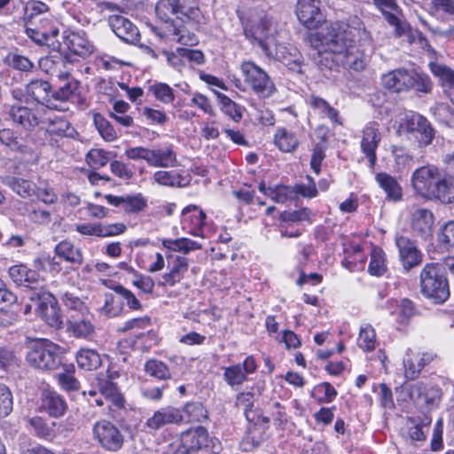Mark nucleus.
<instances>
[{
  "instance_id": "de8ad7c7",
  "label": "nucleus",
  "mask_w": 454,
  "mask_h": 454,
  "mask_svg": "<svg viewBox=\"0 0 454 454\" xmlns=\"http://www.w3.org/2000/svg\"><path fill=\"white\" fill-rule=\"evenodd\" d=\"M123 310V302L118 294L106 293L104 295V305L100 312L107 317H118Z\"/></svg>"
},
{
  "instance_id": "5fc2aeb1",
  "label": "nucleus",
  "mask_w": 454,
  "mask_h": 454,
  "mask_svg": "<svg viewBox=\"0 0 454 454\" xmlns=\"http://www.w3.org/2000/svg\"><path fill=\"white\" fill-rule=\"evenodd\" d=\"M74 86L67 82L63 86L59 87L57 90H51V98L53 99V105H57L58 108H50L51 110L65 111L66 107L64 104L72 97L74 94Z\"/></svg>"
},
{
  "instance_id": "bf43d9fd",
  "label": "nucleus",
  "mask_w": 454,
  "mask_h": 454,
  "mask_svg": "<svg viewBox=\"0 0 454 454\" xmlns=\"http://www.w3.org/2000/svg\"><path fill=\"white\" fill-rule=\"evenodd\" d=\"M110 155L111 153L103 149L93 148L88 152L86 161L90 168L98 169L106 166L110 161Z\"/></svg>"
},
{
  "instance_id": "58836bf2",
  "label": "nucleus",
  "mask_w": 454,
  "mask_h": 454,
  "mask_svg": "<svg viewBox=\"0 0 454 454\" xmlns=\"http://www.w3.org/2000/svg\"><path fill=\"white\" fill-rule=\"evenodd\" d=\"M254 403V393L253 391L240 392L235 399V406L244 410L246 419L252 423H257L259 417L253 409Z\"/></svg>"
},
{
  "instance_id": "774afa93",
  "label": "nucleus",
  "mask_w": 454,
  "mask_h": 454,
  "mask_svg": "<svg viewBox=\"0 0 454 454\" xmlns=\"http://www.w3.org/2000/svg\"><path fill=\"white\" fill-rule=\"evenodd\" d=\"M112 289L114 291L116 294L121 296L122 302H126V304L130 309H142V304L130 290L125 288L121 285H116L113 286Z\"/></svg>"
},
{
  "instance_id": "c85d7f7f",
  "label": "nucleus",
  "mask_w": 454,
  "mask_h": 454,
  "mask_svg": "<svg viewBox=\"0 0 454 454\" xmlns=\"http://www.w3.org/2000/svg\"><path fill=\"white\" fill-rule=\"evenodd\" d=\"M51 85L48 82L43 80H33L27 85V93L39 106L45 109L47 108H58L57 105H53V99L51 98Z\"/></svg>"
},
{
  "instance_id": "cd10ccee",
  "label": "nucleus",
  "mask_w": 454,
  "mask_h": 454,
  "mask_svg": "<svg viewBox=\"0 0 454 454\" xmlns=\"http://www.w3.org/2000/svg\"><path fill=\"white\" fill-rule=\"evenodd\" d=\"M40 408L51 417L59 418L66 413L67 403L64 397L55 390L45 389L41 395Z\"/></svg>"
},
{
  "instance_id": "4c0bfd02",
  "label": "nucleus",
  "mask_w": 454,
  "mask_h": 454,
  "mask_svg": "<svg viewBox=\"0 0 454 454\" xmlns=\"http://www.w3.org/2000/svg\"><path fill=\"white\" fill-rule=\"evenodd\" d=\"M100 393L117 409L124 408L125 400L117 384L112 379L102 380L99 382Z\"/></svg>"
},
{
  "instance_id": "1a4fd4ad",
  "label": "nucleus",
  "mask_w": 454,
  "mask_h": 454,
  "mask_svg": "<svg viewBox=\"0 0 454 454\" xmlns=\"http://www.w3.org/2000/svg\"><path fill=\"white\" fill-rule=\"evenodd\" d=\"M245 83L260 98H269L277 91L269 74L252 61H245L240 66Z\"/></svg>"
},
{
  "instance_id": "473e14b6",
  "label": "nucleus",
  "mask_w": 454,
  "mask_h": 454,
  "mask_svg": "<svg viewBox=\"0 0 454 454\" xmlns=\"http://www.w3.org/2000/svg\"><path fill=\"white\" fill-rule=\"evenodd\" d=\"M148 164L155 168H169L177 164L176 153L168 146L149 150Z\"/></svg>"
},
{
  "instance_id": "ddd939ff",
  "label": "nucleus",
  "mask_w": 454,
  "mask_h": 454,
  "mask_svg": "<svg viewBox=\"0 0 454 454\" xmlns=\"http://www.w3.org/2000/svg\"><path fill=\"white\" fill-rule=\"evenodd\" d=\"M7 114L14 123L28 130L46 122V111L43 106L28 107L17 103L8 108Z\"/></svg>"
},
{
  "instance_id": "69168bd1",
  "label": "nucleus",
  "mask_w": 454,
  "mask_h": 454,
  "mask_svg": "<svg viewBox=\"0 0 454 454\" xmlns=\"http://www.w3.org/2000/svg\"><path fill=\"white\" fill-rule=\"evenodd\" d=\"M150 91L155 98L163 104H170L175 100L173 89L164 82H159L150 87Z\"/></svg>"
},
{
  "instance_id": "412c9836",
  "label": "nucleus",
  "mask_w": 454,
  "mask_h": 454,
  "mask_svg": "<svg viewBox=\"0 0 454 454\" xmlns=\"http://www.w3.org/2000/svg\"><path fill=\"white\" fill-rule=\"evenodd\" d=\"M320 5V0H298L296 15L299 21L307 28H316L323 20Z\"/></svg>"
},
{
  "instance_id": "79ce46f5",
  "label": "nucleus",
  "mask_w": 454,
  "mask_h": 454,
  "mask_svg": "<svg viewBox=\"0 0 454 454\" xmlns=\"http://www.w3.org/2000/svg\"><path fill=\"white\" fill-rule=\"evenodd\" d=\"M75 358L78 366L86 371L96 370L101 364L99 354L96 350L90 348H81L76 353Z\"/></svg>"
},
{
  "instance_id": "8fccbe9b",
  "label": "nucleus",
  "mask_w": 454,
  "mask_h": 454,
  "mask_svg": "<svg viewBox=\"0 0 454 454\" xmlns=\"http://www.w3.org/2000/svg\"><path fill=\"white\" fill-rule=\"evenodd\" d=\"M184 419L189 422H202L207 419V411L200 402H189L183 410Z\"/></svg>"
},
{
  "instance_id": "338daca9",
  "label": "nucleus",
  "mask_w": 454,
  "mask_h": 454,
  "mask_svg": "<svg viewBox=\"0 0 454 454\" xmlns=\"http://www.w3.org/2000/svg\"><path fill=\"white\" fill-rule=\"evenodd\" d=\"M437 241L441 247L450 249L454 247V221L446 223L438 232Z\"/></svg>"
},
{
  "instance_id": "20e7f679",
  "label": "nucleus",
  "mask_w": 454,
  "mask_h": 454,
  "mask_svg": "<svg viewBox=\"0 0 454 454\" xmlns=\"http://www.w3.org/2000/svg\"><path fill=\"white\" fill-rule=\"evenodd\" d=\"M246 38L262 49L266 55L272 54V46L278 49L273 36L275 31L273 20L263 11H250L239 16ZM277 54L278 51H277Z\"/></svg>"
},
{
  "instance_id": "4d7b16f0",
  "label": "nucleus",
  "mask_w": 454,
  "mask_h": 454,
  "mask_svg": "<svg viewBox=\"0 0 454 454\" xmlns=\"http://www.w3.org/2000/svg\"><path fill=\"white\" fill-rule=\"evenodd\" d=\"M171 31L174 35V40L181 44L192 46L198 43L197 36L178 21L171 25Z\"/></svg>"
},
{
  "instance_id": "f3484780",
  "label": "nucleus",
  "mask_w": 454,
  "mask_h": 454,
  "mask_svg": "<svg viewBox=\"0 0 454 454\" xmlns=\"http://www.w3.org/2000/svg\"><path fill=\"white\" fill-rule=\"evenodd\" d=\"M434 216L426 208H416L411 213L410 227L414 237L427 241L433 237Z\"/></svg>"
},
{
  "instance_id": "f8f14e48",
  "label": "nucleus",
  "mask_w": 454,
  "mask_h": 454,
  "mask_svg": "<svg viewBox=\"0 0 454 454\" xmlns=\"http://www.w3.org/2000/svg\"><path fill=\"white\" fill-rule=\"evenodd\" d=\"M93 436L106 450L116 452L125 442V436L119 427L109 420H100L93 426Z\"/></svg>"
},
{
  "instance_id": "7ed1b4c3",
  "label": "nucleus",
  "mask_w": 454,
  "mask_h": 454,
  "mask_svg": "<svg viewBox=\"0 0 454 454\" xmlns=\"http://www.w3.org/2000/svg\"><path fill=\"white\" fill-rule=\"evenodd\" d=\"M27 34L38 44H46L59 51H63L66 48L78 56L86 57L93 51L92 44L84 35L78 32L65 31L62 35V43L57 39L59 29L55 27H47L43 25L40 29L27 27Z\"/></svg>"
},
{
  "instance_id": "423d86ee",
  "label": "nucleus",
  "mask_w": 454,
  "mask_h": 454,
  "mask_svg": "<svg viewBox=\"0 0 454 454\" xmlns=\"http://www.w3.org/2000/svg\"><path fill=\"white\" fill-rule=\"evenodd\" d=\"M25 360L27 365L42 372L57 371L64 357L60 346L47 339H38L27 344Z\"/></svg>"
},
{
  "instance_id": "bb28decb",
  "label": "nucleus",
  "mask_w": 454,
  "mask_h": 454,
  "mask_svg": "<svg viewBox=\"0 0 454 454\" xmlns=\"http://www.w3.org/2000/svg\"><path fill=\"white\" fill-rule=\"evenodd\" d=\"M168 267L169 271L162 275L161 285L173 286L179 283L189 268V259L181 255L168 256Z\"/></svg>"
},
{
  "instance_id": "0e129e2a",
  "label": "nucleus",
  "mask_w": 454,
  "mask_h": 454,
  "mask_svg": "<svg viewBox=\"0 0 454 454\" xmlns=\"http://www.w3.org/2000/svg\"><path fill=\"white\" fill-rule=\"evenodd\" d=\"M4 63L22 72H31L35 68L34 63L29 59L14 53H9L5 57Z\"/></svg>"
},
{
  "instance_id": "6e6552de",
  "label": "nucleus",
  "mask_w": 454,
  "mask_h": 454,
  "mask_svg": "<svg viewBox=\"0 0 454 454\" xmlns=\"http://www.w3.org/2000/svg\"><path fill=\"white\" fill-rule=\"evenodd\" d=\"M421 294L434 303H443L450 296L445 268L438 263H427L420 272Z\"/></svg>"
},
{
  "instance_id": "b1692460",
  "label": "nucleus",
  "mask_w": 454,
  "mask_h": 454,
  "mask_svg": "<svg viewBox=\"0 0 454 454\" xmlns=\"http://www.w3.org/2000/svg\"><path fill=\"white\" fill-rule=\"evenodd\" d=\"M410 396L414 401H422L427 406H437L442 399V389L432 384L418 381L409 388Z\"/></svg>"
},
{
  "instance_id": "2eb2a0df",
  "label": "nucleus",
  "mask_w": 454,
  "mask_h": 454,
  "mask_svg": "<svg viewBox=\"0 0 454 454\" xmlns=\"http://www.w3.org/2000/svg\"><path fill=\"white\" fill-rule=\"evenodd\" d=\"M179 451L182 454H196L200 450L209 449V435L204 427H197L182 433Z\"/></svg>"
},
{
  "instance_id": "4468645a",
  "label": "nucleus",
  "mask_w": 454,
  "mask_h": 454,
  "mask_svg": "<svg viewBox=\"0 0 454 454\" xmlns=\"http://www.w3.org/2000/svg\"><path fill=\"white\" fill-rule=\"evenodd\" d=\"M67 331L77 339H92L96 333V325L95 317L90 309L67 316Z\"/></svg>"
},
{
  "instance_id": "9b49d317",
  "label": "nucleus",
  "mask_w": 454,
  "mask_h": 454,
  "mask_svg": "<svg viewBox=\"0 0 454 454\" xmlns=\"http://www.w3.org/2000/svg\"><path fill=\"white\" fill-rule=\"evenodd\" d=\"M398 132L411 134L420 146L430 145L434 137V129L431 123L421 114L411 113L401 120Z\"/></svg>"
},
{
  "instance_id": "4be33fe9",
  "label": "nucleus",
  "mask_w": 454,
  "mask_h": 454,
  "mask_svg": "<svg viewBox=\"0 0 454 454\" xmlns=\"http://www.w3.org/2000/svg\"><path fill=\"white\" fill-rule=\"evenodd\" d=\"M108 25L121 41L129 44H136L139 42L140 33L138 28L126 17L111 15L108 18Z\"/></svg>"
},
{
  "instance_id": "a878e982",
  "label": "nucleus",
  "mask_w": 454,
  "mask_h": 454,
  "mask_svg": "<svg viewBox=\"0 0 454 454\" xmlns=\"http://www.w3.org/2000/svg\"><path fill=\"white\" fill-rule=\"evenodd\" d=\"M206 214L198 206L190 205L182 211V222L184 228L188 229V233L196 237H203Z\"/></svg>"
},
{
  "instance_id": "9d476101",
  "label": "nucleus",
  "mask_w": 454,
  "mask_h": 454,
  "mask_svg": "<svg viewBox=\"0 0 454 454\" xmlns=\"http://www.w3.org/2000/svg\"><path fill=\"white\" fill-rule=\"evenodd\" d=\"M158 17L168 22L171 16L179 15L187 18V20L199 25L203 19V15L196 3L190 5L186 4L184 0H159L155 6Z\"/></svg>"
},
{
  "instance_id": "f257e3e1",
  "label": "nucleus",
  "mask_w": 454,
  "mask_h": 454,
  "mask_svg": "<svg viewBox=\"0 0 454 454\" xmlns=\"http://www.w3.org/2000/svg\"><path fill=\"white\" fill-rule=\"evenodd\" d=\"M348 18L345 21L325 22L319 31L310 34L309 41L321 56L319 64L325 67L333 59H337L347 48L356 42L357 35L348 27Z\"/></svg>"
},
{
  "instance_id": "680f3d73",
  "label": "nucleus",
  "mask_w": 454,
  "mask_h": 454,
  "mask_svg": "<svg viewBox=\"0 0 454 454\" xmlns=\"http://www.w3.org/2000/svg\"><path fill=\"white\" fill-rule=\"evenodd\" d=\"M368 271L373 276H382L386 271L384 253L381 249L373 248L371 253V261Z\"/></svg>"
},
{
  "instance_id": "6e6d98bb",
  "label": "nucleus",
  "mask_w": 454,
  "mask_h": 454,
  "mask_svg": "<svg viewBox=\"0 0 454 454\" xmlns=\"http://www.w3.org/2000/svg\"><path fill=\"white\" fill-rule=\"evenodd\" d=\"M93 122L100 136L106 141H114L117 138V132L111 123L100 114H93Z\"/></svg>"
},
{
  "instance_id": "f03ea898",
  "label": "nucleus",
  "mask_w": 454,
  "mask_h": 454,
  "mask_svg": "<svg viewBox=\"0 0 454 454\" xmlns=\"http://www.w3.org/2000/svg\"><path fill=\"white\" fill-rule=\"evenodd\" d=\"M348 27L353 28L354 30L351 31L357 35L356 42L352 43L337 59L325 63V67L335 69L341 66L348 70L362 72L366 68L373 51L372 38L356 15L348 17Z\"/></svg>"
},
{
  "instance_id": "37998d69",
  "label": "nucleus",
  "mask_w": 454,
  "mask_h": 454,
  "mask_svg": "<svg viewBox=\"0 0 454 454\" xmlns=\"http://www.w3.org/2000/svg\"><path fill=\"white\" fill-rule=\"evenodd\" d=\"M0 144L12 152H28V147L22 144L17 132L12 129L3 128L0 129Z\"/></svg>"
},
{
  "instance_id": "09e8293b",
  "label": "nucleus",
  "mask_w": 454,
  "mask_h": 454,
  "mask_svg": "<svg viewBox=\"0 0 454 454\" xmlns=\"http://www.w3.org/2000/svg\"><path fill=\"white\" fill-rule=\"evenodd\" d=\"M49 6L38 0H30L24 5L23 20L26 24H33L34 21L41 15L48 14Z\"/></svg>"
},
{
  "instance_id": "0eeeda50",
  "label": "nucleus",
  "mask_w": 454,
  "mask_h": 454,
  "mask_svg": "<svg viewBox=\"0 0 454 454\" xmlns=\"http://www.w3.org/2000/svg\"><path fill=\"white\" fill-rule=\"evenodd\" d=\"M381 83L385 89L396 93L411 89L427 93L432 87L428 75L405 68H397L382 74Z\"/></svg>"
},
{
  "instance_id": "f704fd0d",
  "label": "nucleus",
  "mask_w": 454,
  "mask_h": 454,
  "mask_svg": "<svg viewBox=\"0 0 454 454\" xmlns=\"http://www.w3.org/2000/svg\"><path fill=\"white\" fill-rule=\"evenodd\" d=\"M27 422L35 436L46 441H53L56 438L58 427L56 422H47L39 416L28 419Z\"/></svg>"
},
{
  "instance_id": "e2e57ef3",
  "label": "nucleus",
  "mask_w": 454,
  "mask_h": 454,
  "mask_svg": "<svg viewBox=\"0 0 454 454\" xmlns=\"http://www.w3.org/2000/svg\"><path fill=\"white\" fill-rule=\"evenodd\" d=\"M326 148L327 142L325 138H322L313 146L310 160V167L317 175H318L321 171V164L324 159L325 158Z\"/></svg>"
},
{
  "instance_id": "6ab92c4d",
  "label": "nucleus",
  "mask_w": 454,
  "mask_h": 454,
  "mask_svg": "<svg viewBox=\"0 0 454 454\" xmlns=\"http://www.w3.org/2000/svg\"><path fill=\"white\" fill-rule=\"evenodd\" d=\"M395 245L398 248L400 262L406 271L422 262L423 254L415 241L404 236H398L395 238Z\"/></svg>"
},
{
  "instance_id": "13d9d810",
  "label": "nucleus",
  "mask_w": 454,
  "mask_h": 454,
  "mask_svg": "<svg viewBox=\"0 0 454 454\" xmlns=\"http://www.w3.org/2000/svg\"><path fill=\"white\" fill-rule=\"evenodd\" d=\"M376 333L371 325H365L360 328L357 339L358 347L369 352L375 348Z\"/></svg>"
},
{
  "instance_id": "a18cd8bd",
  "label": "nucleus",
  "mask_w": 454,
  "mask_h": 454,
  "mask_svg": "<svg viewBox=\"0 0 454 454\" xmlns=\"http://www.w3.org/2000/svg\"><path fill=\"white\" fill-rule=\"evenodd\" d=\"M219 99L222 112L235 122H239L243 116V107L231 100L223 93L214 91Z\"/></svg>"
},
{
  "instance_id": "3c124183",
  "label": "nucleus",
  "mask_w": 454,
  "mask_h": 454,
  "mask_svg": "<svg viewBox=\"0 0 454 454\" xmlns=\"http://www.w3.org/2000/svg\"><path fill=\"white\" fill-rule=\"evenodd\" d=\"M309 104L311 107L324 117L328 118L334 123H339V113L338 111L330 106V104L322 98L317 96H311L309 98Z\"/></svg>"
},
{
  "instance_id": "ea45409f",
  "label": "nucleus",
  "mask_w": 454,
  "mask_h": 454,
  "mask_svg": "<svg viewBox=\"0 0 454 454\" xmlns=\"http://www.w3.org/2000/svg\"><path fill=\"white\" fill-rule=\"evenodd\" d=\"M375 179L380 187L386 192L387 199H402V188L394 176L380 172L376 175Z\"/></svg>"
},
{
  "instance_id": "e433bc0d",
  "label": "nucleus",
  "mask_w": 454,
  "mask_h": 454,
  "mask_svg": "<svg viewBox=\"0 0 454 454\" xmlns=\"http://www.w3.org/2000/svg\"><path fill=\"white\" fill-rule=\"evenodd\" d=\"M274 143L277 147L284 153H291L300 145V141L296 134L286 128H278L276 130Z\"/></svg>"
},
{
  "instance_id": "49530a36",
  "label": "nucleus",
  "mask_w": 454,
  "mask_h": 454,
  "mask_svg": "<svg viewBox=\"0 0 454 454\" xmlns=\"http://www.w3.org/2000/svg\"><path fill=\"white\" fill-rule=\"evenodd\" d=\"M376 7L381 12L386 20L397 27L399 25L398 14L400 12L396 0H373Z\"/></svg>"
},
{
  "instance_id": "aec40b11",
  "label": "nucleus",
  "mask_w": 454,
  "mask_h": 454,
  "mask_svg": "<svg viewBox=\"0 0 454 454\" xmlns=\"http://www.w3.org/2000/svg\"><path fill=\"white\" fill-rule=\"evenodd\" d=\"M39 308L43 319L56 329L63 326V318L57 298L50 293L38 294Z\"/></svg>"
},
{
  "instance_id": "dca6fc26",
  "label": "nucleus",
  "mask_w": 454,
  "mask_h": 454,
  "mask_svg": "<svg viewBox=\"0 0 454 454\" xmlns=\"http://www.w3.org/2000/svg\"><path fill=\"white\" fill-rule=\"evenodd\" d=\"M55 256L48 259L50 270L59 272L61 270V261H65L73 265H81L83 262L82 253L80 248L73 243L63 240L54 248Z\"/></svg>"
},
{
  "instance_id": "39448f33",
  "label": "nucleus",
  "mask_w": 454,
  "mask_h": 454,
  "mask_svg": "<svg viewBox=\"0 0 454 454\" xmlns=\"http://www.w3.org/2000/svg\"><path fill=\"white\" fill-rule=\"evenodd\" d=\"M411 184L417 193L424 199H441L451 194L454 177L450 175L441 176L437 167L427 165L413 172Z\"/></svg>"
},
{
  "instance_id": "5701e85b",
  "label": "nucleus",
  "mask_w": 454,
  "mask_h": 454,
  "mask_svg": "<svg viewBox=\"0 0 454 454\" xmlns=\"http://www.w3.org/2000/svg\"><path fill=\"white\" fill-rule=\"evenodd\" d=\"M184 420L182 411L173 407L166 406L156 411L146 422L145 427L149 432L157 431L170 424H179Z\"/></svg>"
},
{
  "instance_id": "c756f323",
  "label": "nucleus",
  "mask_w": 454,
  "mask_h": 454,
  "mask_svg": "<svg viewBox=\"0 0 454 454\" xmlns=\"http://www.w3.org/2000/svg\"><path fill=\"white\" fill-rule=\"evenodd\" d=\"M8 186L22 198L36 196L38 199L43 196H51V192L46 188L35 190V184L25 179L9 177L6 180Z\"/></svg>"
},
{
  "instance_id": "7c9ffc66",
  "label": "nucleus",
  "mask_w": 454,
  "mask_h": 454,
  "mask_svg": "<svg viewBox=\"0 0 454 454\" xmlns=\"http://www.w3.org/2000/svg\"><path fill=\"white\" fill-rule=\"evenodd\" d=\"M153 180L160 185L182 188L190 184L192 176L185 172L159 170L154 173Z\"/></svg>"
},
{
  "instance_id": "603ef678",
  "label": "nucleus",
  "mask_w": 454,
  "mask_h": 454,
  "mask_svg": "<svg viewBox=\"0 0 454 454\" xmlns=\"http://www.w3.org/2000/svg\"><path fill=\"white\" fill-rule=\"evenodd\" d=\"M279 220L281 223H295L301 222L312 223V212L307 208L302 207L297 210H285L279 214Z\"/></svg>"
},
{
  "instance_id": "c9c22d12",
  "label": "nucleus",
  "mask_w": 454,
  "mask_h": 454,
  "mask_svg": "<svg viewBox=\"0 0 454 454\" xmlns=\"http://www.w3.org/2000/svg\"><path fill=\"white\" fill-rule=\"evenodd\" d=\"M58 296L63 306L67 309V316L89 309L86 302L78 295L75 290L59 291Z\"/></svg>"
},
{
  "instance_id": "72a5a7b5",
  "label": "nucleus",
  "mask_w": 454,
  "mask_h": 454,
  "mask_svg": "<svg viewBox=\"0 0 454 454\" xmlns=\"http://www.w3.org/2000/svg\"><path fill=\"white\" fill-rule=\"evenodd\" d=\"M8 272L12 280L18 286L34 288L33 285L37 284L39 280V274L23 264L10 267Z\"/></svg>"
},
{
  "instance_id": "a19ab883",
  "label": "nucleus",
  "mask_w": 454,
  "mask_h": 454,
  "mask_svg": "<svg viewBox=\"0 0 454 454\" xmlns=\"http://www.w3.org/2000/svg\"><path fill=\"white\" fill-rule=\"evenodd\" d=\"M162 246L169 251L179 252L184 254L202 248V246L199 242L188 238L163 239Z\"/></svg>"
},
{
  "instance_id": "a211bd4d",
  "label": "nucleus",
  "mask_w": 454,
  "mask_h": 454,
  "mask_svg": "<svg viewBox=\"0 0 454 454\" xmlns=\"http://www.w3.org/2000/svg\"><path fill=\"white\" fill-rule=\"evenodd\" d=\"M257 364L253 356H248L242 364H236L224 368L223 380L231 387L240 386L247 381L248 375L255 372Z\"/></svg>"
},
{
  "instance_id": "2f4dec72",
  "label": "nucleus",
  "mask_w": 454,
  "mask_h": 454,
  "mask_svg": "<svg viewBox=\"0 0 454 454\" xmlns=\"http://www.w3.org/2000/svg\"><path fill=\"white\" fill-rule=\"evenodd\" d=\"M59 369H61V372L54 376L59 387L67 393L79 391L81 386L79 380L74 377V364L63 362Z\"/></svg>"
},
{
  "instance_id": "c03bdc74",
  "label": "nucleus",
  "mask_w": 454,
  "mask_h": 454,
  "mask_svg": "<svg viewBox=\"0 0 454 454\" xmlns=\"http://www.w3.org/2000/svg\"><path fill=\"white\" fill-rule=\"evenodd\" d=\"M47 132L51 135L59 137H73L74 129L70 125L69 121L63 118H54L46 116V122L43 123Z\"/></svg>"
},
{
  "instance_id": "052dcab7",
  "label": "nucleus",
  "mask_w": 454,
  "mask_h": 454,
  "mask_svg": "<svg viewBox=\"0 0 454 454\" xmlns=\"http://www.w3.org/2000/svg\"><path fill=\"white\" fill-rule=\"evenodd\" d=\"M110 170L115 176L124 181L132 179L136 174L133 164L129 162L126 163L121 160L111 161Z\"/></svg>"
},
{
  "instance_id": "864d4df0",
  "label": "nucleus",
  "mask_w": 454,
  "mask_h": 454,
  "mask_svg": "<svg viewBox=\"0 0 454 454\" xmlns=\"http://www.w3.org/2000/svg\"><path fill=\"white\" fill-rule=\"evenodd\" d=\"M145 372L158 380L170 379L171 373L168 365L162 361L157 359H150L145 364Z\"/></svg>"
},
{
  "instance_id": "393cba45",
  "label": "nucleus",
  "mask_w": 454,
  "mask_h": 454,
  "mask_svg": "<svg viewBox=\"0 0 454 454\" xmlns=\"http://www.w3.org/2000/svg\"><path fill=\"white\" fill-rule=\"evenodd\" d=\"M380 138L379 124L377 122H369L363 129L361 150L367 157L371 168H373L376 163V149L379 146Z\"/></svg>"
}]
</instances>
